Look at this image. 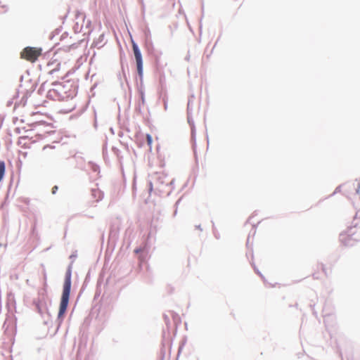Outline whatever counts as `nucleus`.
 I'll return each mask as SVG.
<instances>
[{"label":"nucleus","instance_id":"nucleus-1","mask_svg":"<svg viewBox=\"0 0 360 360\" xmlns=\"http://www.w3.org/2000/svg\"><path fill=\"white\" fill-rule=\"evenodd\" d=\"M71 288V273L69 271L65 279V282L63 284V290L62 293V297L60 303L59 311H58V317H63L64 314L67 310V307L69 302V297L70 293Z\"/></svg>","mask_w":360,"mask_h":360},{"label":"nucleus","instance_id":"nucleus-2","mask_svg":"<svg viewBox=\"0 0 360 360\" xmlns=\"http://www.w3.org/2000/svg\"><path fill=\"white\" fill-rule=\"evenodd\" d=\"M41 54V48L27 46L20 52V58L30 63H34Z\"/></svg>","mask_w":360,"mask_h":360},{"label":"nucleus","instance_id":"nucleus-3","mask_svg":"<svg viewBox=\"0 0 360 360\" xmlns=\"http://www.w3.org/2000/svg\"><path fill=\"white\" fill-rule=\"evenodd\" d=\"M132 49L136 63L137 72L139 75L142 77L143 76V59L141 51L139 50L137 44L132 41Z\"/></svg>","mask_w":360,"mask_h":360},{"label":"nucleus","instance_id":"nucleus-4","mask_svg":"<svg viewBox=\"0 0 360 360\" xmlns=\"http://www.w3.org/2000/svg\"><path fill=\"white\" fill-rule=\"evenodd\" d=\"M328 270L331 271V266H325L323 265H318L316 266L315 272L313 274V277L316 279H320L322 278L321 273H323L326 276L328 274Z\"/></svg>","mask_w":360,"mask_h":360},{"label":"nucleus","instance_id":"nucleus-5","mask_svg":"<svg viewBox=\"0 0 360 360\" xmlns=\"http://www.w3.org/2000/svg\"><path fill=\"white\" fill-rule=\"evenodd\" d=\"M146 140H147V143H148L149 148H151L152 143H153L152 136L150 134H147L146 135Z\"/></svg>","mask_w":360,"mask_h":360},{"label":"nucleus","instance_id":"nucleus-6","mask_svg":"<svg viewBox=\"0 0 360 360\" xmlns=\"http://www.w3.org/2000/svg\"><path fill=\"white\" fill-rule=\"evenodd\" d=\"M57 190H58V186H53V188H52V193H53V194H54V193H56V192L57 191Z\"/></svg>","mask_w":360,"mask_h":360}]
</instances>
